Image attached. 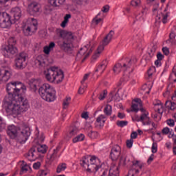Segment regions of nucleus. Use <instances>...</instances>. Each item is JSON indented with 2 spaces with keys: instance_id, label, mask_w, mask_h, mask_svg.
Here are the masks:
<instances>
[{
  "instance_id": "1",
  "label": "nucleus",
  "mask_w": 176,
  "mask_h": 176,
  "mask_svg": "<svg viewBox=\"0 0 176 176\" xmlns=\"http://www.w3.org/2000/svg\"><path fill=\"white\" fill-rule=\"evenodd\" d=\"M26 91L27 87L21 82H10L7 84L6 96L3 102L6 112L8 115H21L23 112H27L30 108L28 100L20 96V90Z\"/></svg>"
},
{
  "instance_id": "2",
  "label": "nucleus",
  "mask_w": 176,
  "mask_h": 176,
  "mask_svg": "<svg viewBox=\"0 0 176 176\" xmlns=\"http://www.w3.org/2000/svg\"><path fill=\"white\" fill-rule=\"evenodd\" d=\"M19 133H21V144H25L27 140H28L30 135H31L30 127L24 124H21L19 126H16L14 125L8 126L7 134L10 137V138H16V137L19 135Z\"/></svg>"
},
{
  "instance_id": "3",
  "label": "nucleus",
  "mask_w": 176,
  "mask_h": 176,
  "mask_svg": "<svg viewBox=\"0 0 176 176\" xmlns=\"http://www.w3.org/2000/svg\"><path fill=\"white\" fill-rule=\"evenodd\" d=\"M57 34L59 38H61V39L58 41L59 47H60L62 50H64V52H71L72 47H74L73 43L75 39L72 32L58 30Z\"/></svg>"
},
{
  "instance_id": "4",
  "label": "nucleus",
  "mask_w": 176,
  "mask_h": 176,
  "mask_svg": "<svg viewBox=\"0 0 176 176\" xmlns=\"http://www.w3.org/2000/svg\"><path fill=\"white\" fill-rule=\"evenodd\" d=\"M80 164L87 173H97L101 168V161L96 156L83 157Z\"/></svg>"
},
{
  "instance_id": "5",
  "label": "nucleus",
  "mask_w": 176,
  "mask_h": 176,
  "mask_svg": "<svg viewBox=\"0 0 176 176\" xmlns=\"http://www.w3.org/2000/svg\"><path fill=\"white\" fill-rule=\"evenodd\" d=\"M45 79L50 83H61L64 80V72L56 67H51L44 72Z\"/></svg>"
},
{
  "instance_id": "6",
  "label": "nucleus",
  "mask_w": 176,
  "mask_h": 176,
  "mask_svg": "<svg viewBox=\"0 0 176 176\" xmlns=\"http://www.w3.org/2000/svg\"><path fill=\"white\" fill-rule=\"evenodd\" d=\"M38 94L47 102H53L56 100V89L47 83L42 85L38 89Z\"/></svg>"
},
{
  "instance_id": "7",
  "label": "nucleus",
  "mask_w": 176,
  "mask_h": 176,
  "mask_svg": "<svg viewBox=\"0 0 176 176\" xmlns=\"http://www.w3.org/2000/svg\"><path fill=\"white\" fill-rule=\"evenodd\" d=\"M38 30V21L34 18L29 19L28 23L23 28V32L25 36H32Z\"/></svg>"
},
{
  "instance_id": "8",
  "label": "nucleus",
  "mask_w": 176,
  "mask_h": 176,
  "mask_svg": "<svg viewBox=\"0 0 176 176\" xmlns=\"http://www.w3.org/2000/svg\"><path fill=\"white\" fill-rule=\"evenodd\" d=\"M2 51L6 54V57H10L17 53V47H16V40L13 37H10L8 43L2 46Z\"/></svg>"
},
{
  "instance_id": "9",
  "label": "nucleus",
  "mask_w": 176,
  "mask_h": 176,
  "mask_svg": "<svg viewBox=\"0 0 176 176\" xmlns=\"http://www.w3.org/2000/svg\"><path fill=\"white\" fill-rule=\"evenodd\" d=\"M131 64H133V61L131 60V59L126 58L125 60H124V63L122 64H116L113 67L114 74H116V75H118V74H120L122 71L126 72L127 69H130V67H131Z\"/></svg>"
},
{
  "instance_id": "10",
  "label": "nucleus",
  "mask_w": 176,
  "mask_h": 176,
  "mask_svg": "<svg viewBox=\"0 0 176 176\" xmlns=\"http://www.w3.org/2000/svg\"><path fill=\"white\" fill-rule=\"evenodd\" d=\"M13 72L10 67H3L0 69V83H6L12 78Z\"/></svg>"
},
{
  "instance_id": "11",
  "label": "nucleus",
  "mask_w": 176,
  "mask_h": 176,
  "mask_svg": "<svg viewBox=\"0 0 176 176\" xmlns=\"http://www.w3.org/2000/svg\"><path fill=\"white\" fill-rule=\"evenodd\" d=\"M27 58V54L24 52L20 53L15 59V67L17 69H23L25 68L27 63L25 60Z\"/></svg>"
},
{
  "instance_id": "12",
  "label": "nucleus",
  "mask_w": 176,
  "mask_h": 176,
  "mask_svg": "<svg viewBox=\"0 0 176 176\" xmlns=\"http://www.w3.org/2000/svg\"><path fill=\"white\" fill-rule=\"evenodd\" d=\"M10 15L6 12H3L2 16L0 18V28H9L12 25V20Z\"/></svg>"
},
{
  "instance_id": "13",
  "label": "nucleus",
  "mask_w": 176,
  "mask_h": 176,
  "mask_svg": "<svg viewBox=\"0 0 176 176\" xmlns=\"http://www.w3.org/2000/svg\"><path fill=\"white\" fill-rule=\"evenodd\" d=\"M132 112H145V109L142 107V101L140 98H136L133 101L132 103Z\"/></svg>"
},
{
  "instance_id": "14",
  "label": "nucleus",
  "mask_w": 176,
  "mask_h": 176,
  "mask_svg": "<svg viewBox=\"0 0 176 176\" xmlns=\"http://www.w3.org/2000/svg\"><path fill=\"white\" fill-rule=\"evenodd\" d=\"M121 148L119 145L114 146L110 153V157L112 160H118L120 156Z\"/></svg>"
},
{
  "instance_id": "15",
  "label": "nucleus",
  "mask_w": 176,
  "mask_h": 176,
  "mask_svg": "<svg viewBox=\"0 0 176 176\" xmlns=\"http://www.w3.org/2000/svg\"><path fill=\"white\" fill-rule=\"evenodd\" d=\"M169 16L168 12L165 14L160 13L156 16L155 21H157L158 23H163V24H167V23H168Z\"/></svg>"
},
{
  "instance_id": "16",
  "label": "nucleus",
  "mask_w": 176,
  "mask_h": 176,
  "mask_svg": "<svg viewBox=\"0 0 176 176\" xmlns=\"http://www.w3.org/2000/svg\"><path fill=\"white\" fill-rule=\"evenodd\" d=\"M140 116V120L143 126H149L151 124V118H149V113L148 111H144Z\"/></svg>"
},
{
  "instance_id": "17",
  "label": "nucleus",
  "mask_w": 176,
  "mask_h": 176,
  "mask_svg": "<svg viewBox=\"0 0 176 176\" xmlns=\"http://www.w3.org/2000/svg\"><path fill=\"white\" fill-rule=\"evenodd\" d=\"M89 76H90L89 74H85L82 80H81V86L80 87V89H78L79 94H83L85 91H86V89H87V85L85 84V82L89 79Z\"/></svg>"
},
{
  "instance_id": "18",
  "label": "nucleus",
  "mask_w": 176,
  "mask_h": 176,
  "mask_svg": "<svg viewBox=\"0 0 176 176\" xmlns=\"http://www.w3.org/2000/svg\"><path fill=\"white\" fill-rule=\"evenodd\" d=\"M28 10L32 16L39 12V5L36 2H32L28 5Z\"/></svg>"
},
{
  "instance_id": "19",
  "label": "nucleus",
  "mask_w": 176,
  "mask_h": 176,
  "mask_svg": "<svg viewBox=\"0 0 176 176\" xmlns=\"http://www.w3.org/2000/svg\"><path fill=\"white\" fill-rule=\"evenodd\" d=\"M114 35L115 32H113V30H111L109 33L104 37L100 46H103L104 47V46H107V45H109V42L112 41V38Z\"/></svg>"
},
{
  "instance_id": "20",
  "label": "nucleus",
  "mask_w": 176,
  "mask_h": 176,
  "mask_svg": "<svg viewBox=\"0 0 176 176\" xmlns=\"http://www.w3.org/2000/svg\"><path fill=\"white\" fill-rule=\"evenodd\" d=\"M86 129H88L87 135H88V137H89V138H91L92 140L98 138V132L94 131L92 130L93 127L91 126V125H90V124L87 125Z\"/></svg>"
},
{
  "instance_id": "21",
  "label": "nucleus",
  "mask_w": 176,
  "mask_h": 176,
  "mask_svg": "<svg viewBox=\"0 0 176 176\" xmlns=\"http://www.w3.org/2000/svg\"><path fill=\"white\" fill-rule=\"evenodd\" d=\"M11 13L14 19V20H20L21 17V9L19 7H15L11 10Z\"/></svg>"
},
{
  "instance_id": "22",
  "label": "nucleus",
  "mask_w": 176,
  "mask_h": 176,
  "mask_svg": "<svg viewBox=\"0 0 176 176\" xmlns=\"http://www.w3.org/2000/svg\"><path fill=\"white\" fill-rule=\"evenodd\" d=\"M36 149L35 147H32V148L30 149L28 153V159L30 160V162H34L35 159H36Z\"/></svg>"
},
{
  "instance_id": "23",
  "label": "nucleus",
  "mask_w": 176,
  "mask_h": 176,
  "mask_svg": "<svg viewBox=\"0 0 176 176\" xmlns=\"http://www.w3.org/2000/svg\"><path fill=\"white\" fill-rule=\"evenodd\" d=\"M39 86H41V80H32L30 82V87L32 91H36Z\"/></svg>"
},
{
  "instance_id": "24",
  "label": "nucleus",
  "mask_w": 176,
  "mask_h": 176,
  "mask_svg": "<svg viewBox=\"0 0 176 176\" xmlns=\"http://www.w3.org/2000/svg\"><path fill=\"white\" fill-rule=\"evenodd\" d=\"M154 104V109L155 112L160 113V115H163V104L160 100H157Z\"/></svg>"
},
{
  "instance_id": "25",
  "label": "nucleus",
  "mask_w": 176,
  "mask_h": 176,
  "mask_svg": "<svg viewBox=\"0 0 176 176\" xmlns=\"http://www.w3.org/2000/svg\"><path fill=\"white\" fill-rule=\"evenodd\" d=\"M109 176H119V166L112 165L109 170Z\"/></svg>"
},
{
  "instance_id": "26",
  "label": "nucleus",
  "mask_w": 176,
  "mask_h": 176,
  "mask_svg": "<svg viewBox=\"0 0 176 176\" xmlns=\"http://www.w3.org/2000/svg\"><path fill=\"white\" fill-rule=\"evenodd\" d=\"M102 52H104V46L99 45L96 52L92 56L91 62L94 63V61H96V60H97V58H98V57H100V56L101 53H102Z\"/></svg>"
},
{
  "instance_id": "27",
  "label": "nucleus",
  "mask_w": 176,
  "mask_h": 176,
  "mask_svg": "<svg viewBox=\"0 0 176 176\" xmlns=\"http://www.w3.org/2000/svg\"><path fill=\"white\" fill-rule=\"evenodd\" d=\"M146 10H142L141 12H138L135 14V20L144 23L145 20V15L146 14Z\"/></svg>"
},
{
  "instance_id": "28",
  "label": "nucleus",
  "mask_w": 176,
  "mask_h": 176,
  "mask_svg": "<svg viewBox=\"0 0 176 176\" xmlns=\"http://www.w3.org/2000/svg\"><path fill=\"white\" fill-rule=\"evenodd\" d=\"M165 106L168 111H175L176 109V102H173V100H166Z\"/></svg>"
},
{
  "instance_id": "29",
  "label": "nucleus",
  "mask_w": 176,
  "mask_h": 176,
  "mask_svg": "<svg viewBox=\"0 0 176 176\" xmlns=\"http://www.w3.org/2000/svg\"><path fill=\"white\" fill-rule=\"evenodd\" d=\"M65 0H48V3L54 8H57L60 5H63Z\"/></svg>"
},
{
  "instance_id": "30",
  "label": "nucleus",
  "mask_w": 176,
  "mask_h": 176,
  "mask_svg": "<svg viewBox=\"0 0 176 176\" xmlns=\"http://www.w3.org/2000/svg\"><path fill=\"white\" fill-rule=\"evenodd\" d=\"M55 47L56 43H54V42H51L50 43L49 45L44 47L43 52L45 54H50V52H52Z\"/></svg>"
},
{
  "instance_id": "31",
  "label": "nucleus",
  "mask_w": 176,
  "mask_h": 176,
  "mask_svg": "<svg viewBox=\"0 0 176 176\" xmlns=\"http://www.w3.org/2000/svg\"><path fill=\"white\" fill-rule=\"evenodd\" d=\"M107 65H108V62L107 60H103L102 63L98 67L96 72H100V74H102L104 71H105V68H107Z\"/></svg>"
},
{
  "instance_id": "32",
  "label": "nucleus",
  "mask_w": 176,
  "mask_h": 176,
  "mask_svg": "<svg viewBox=\"0 0 176 176\" xmlns=\"http://www.w3.org/2000/svg\"><path fill=\"white\" fill-rule=\"evenodd\" d=\"M29 170H30V166H28L27 163L23 161L21 165V171H20L21 175H23V174H25V173H27V171H28Z\"/></svg>"
},
{
  "instance_id": "33",
  "label": "nucleus",
  "mask_w": 176,
  "mask_h": 176,
  "mask_svg": "<svg viewBox=\"0 0 176 176\" xmlns=\"http://www.w3.org/2000/svg\"><path fill=\"white\" fill-rule=\"evenodd\" d=\"M58 151H60V146L56 147V149H54L52 154L47 155V157L50 162H53V160L57 157V153H58Z\"/></svg>"
},
{
  "instance_id": "34",
  "label": "nucleus",
  "mask_w": 176,
  "mask_h": 176,
  "mask_svg": "<svg viewBox=\"0 0 176 176\" xmlns=\"http://www.w3.org/2000/svg\"><path fill=\"white\" fill-rule=\"evenodd\" d=\"M36 67H43L45 65V61L42 58V56H38L37 58L34 61Z\"/></svg>"
},
{
  "instance_id": "35",
  "label": "nucleus",
  "mask_w": 176,
  "mask_h": 176,
  "mask_svg": "<svg viewBox=\"0 0 176 176\" xmlns=\"http://www.w3.org/2000/svg\"><path fill=\"white\" fill-rule=\"evenodd\" d=\"M104 113L107 115V116H111L112 115V106L110 104H107L103 110Z\"/></svg>"
},
{
  "instance_id": "36",
  "label": "nucleus",
  "mask_w": 176,
  "mask_h": 176,
  "mask_svg": "<svg viewBox=\"0 0 176 176\" xmlns=\"http://www.w3.org/2000/svg\"><path fill=\"white\" fill-rule=\"evenodd\" d=\"M66 168H67V164L65 163L59 164L56 168L57 174H60L61 171H65Z\"/></svg>"
},
{
  "instance_id": "37",
  "label": "nucleus",
  "mask_w": 176,
  "mask_h": 176,
  "mask_svg": "<svg viewBox=\"0 0 176 176\" xmlns=\"http://www.w3.org/2000/svg\"><path fill=\"white\" fill-rule=\"evenodd\" d=\"M90 45H87L83 48H80V51L77 54V57H80V56H85L86 54V52H87V49H89Z\"/></svg>"
},
{
  "instance_id": "38",
  "label": "nucleus",
  "mask_w": 176,
  "mask_h": 176,
  "mask_svg": "<svg viewBox=\"0 0 176 176\" xmlns=\"http://www.w3.org/2000/svg\"><path fill=\"white\" fill-rule=\"evenodd\" d=\"M37 151L39 153H46V152H47V146L45 144L38 146Z\"/></svg>"
},
{
  "instance_id": "39",
  "label": "nucleus",
  "mask_w": 176,
  "mask_h": 176,
  "mask_svg": "<svg viewBox=\"0 0 176 176\" xmlns=\"http://www.w3.org/2000/svg\"><path fill=\"white\" fill-rule=\"evenodd\" d=\"M78 133H79V129H78V127L74 126L69 131V133L68 134V137H69V138H71L74 137V135H76V134Z\"/></svg>"
},
{
  "instance_id": "40",
  "label": "nucleus",
  "mask_w": 176,
  "mask_h": 176,
  "mask_svg": "<svg viewBox=\"0 0 176 176\" xmlns=\"http://www.w3.org/2000/svg\"><path fill=\"white\" fill-rule=\"evenodd\" d=\"M70 102H71V97L67 96V97L64 99L63 103L64 109H67V108H68V107H69Z\"/></svg>"
},
{
  "instance_id": "41",
  "label": "nucleus",
  "mask_w": 176,
  "mask_h": 176,
  "mask_svg": "<svg viewBox=\"0 0 176 176\" xmlns=\"http://www.w3.org/2000/svg\"><path fill=\"white\" fill-rule=\"evenodd\" d=\"M85 140V135L80 134L73 139L74 144L79 142V141H83Z\"/></svg>"
},
{
  "instance_id": "42",
  "label": "nucleus",
  "mask_w": 176,
  "mask_h": 176,
  "mask_svg": "<svg viewBox=\"0 0 176 176\" xmlns=\"http://www.w3.org/2000/svg\"><path fill=\"white\" fill-rule=\"evenodd\" d=\"M131 5L133 8H140V6H141V0H132Z\"/></svg>"
},
{
  "instance_id": "43",
  "label": "nucleus",
  "mask_w": 176,
  "mask_h": 176,
  "mask_svg": "<svg viewBox=\"0 0 176 176\" xmlns=\"http://www.w3.org/2000/svg\"><path fill=\"white\" fill-rule=\"evenodd\" d=\"M105 116L104 115H100V116H99L98 118H97V119H96V122H97V123H100V124H101V123L102 124H104V123H105Z\"/></svg>"
},
{
  "instance_id": "44",
  "label": "nucleus",
  "mask_w": 176,
  "mask_h": 176,
  "mask_svg": "<svg viewBox=\"0 0 176 176\" xmlns=\"http://www.w3.org/2000/svg\"><path fill=\"white\" fill-rule=\"evenodd\" d=\"M151 89H152V86L149 85L148 86V85H144L142 87V90H146V93L147 94H149V93H151Z\"/></svg>"
},
{
  "instance_id": "45",
  "label": "nucleus",
  "mask_w": 176,
  "mask_h": 176,
  "mask_svg": "<svg viewBox=\"0 0 176 176\" xmlns=\"http://www.w3.org/2000/svg\"><path fill=\"white\" fill-rule=\"evenodd\" d=\"M6 129V124L3 122V119L0 117V132L3 131Z\"/></svg>"
},
{
  "instance_id": "46",
  "label": "nucleus",
  "mask_w": 176,
  "mask_h": 176,
  "mask_svg": "<svg viewBox=\"0 0 176 176\" xmlns=\"http://www.w3.org/2000/svg\"><path fill=\"white\" fill-rule=\"evenodd\" d=\"M169 80L171 83L176 82V73L170 74V75L169 76Z\"/></svg>"
},
{
  "instance_id": "47",
  "label": "nucleus",
  "mask_w": 176,
  "mask_h": 176,
  "mask_svg": "<svg viewBox=\"0 0 176 176\" xmlns=\"http://www.w3.org/2000/svg\"><path fill=\"white\" fill-rule=\"evenodd\" d=\"M156 71V68L155 67H151L147 72L148 76L149 78L153 75V72Z\"/></svg>"
},
{
  "instance_id": "48",
  "label": "nucleus",
  "mask_w": 176,
  "mask_h": 176,
  "mask_svg": "<svg viewBox=\"0 0 176 176\" xmlns=\"http://www.w3.org/2000/svg\"><path fill=\"white\" fill-rule=\"evenodd\" d=\"M166 124L170 127H174L175 126V122L173 119H168L166 120Z\"/></svg>"
},
{
  "instance_id": "49",
  "label": "nucleus",
  "mask_w": 176,
  "mask_h": 176,
  "mask_svg": "<svg viewBox=\"0 0 176 176\" xmlns=\"http://www.w3.org/2000/svg\"><path fill=\"white\" fill-rule=\"evenodd\" d=\"M128 123L127 121H118L117 126H119V127H124V126H127Z\"/></svg>"
},
{
  "instance_id": "50",
  "label": "nucleus",
  "mask_w": 176,
  "mask_h": 176,
  "mask_svg": "<svg viewBox=\"0 0 176 176\" xmlns=\"http://www.w3.org/2000/svg\"><path fill=\"white\" fill-rule=\"evenodd\" d=\"M168 138H171L173 141L174 146H176V135L174 133H170L168 135Z\"/></svg>"
},
{
  "instance_id": "51",
  "label": "nucleus",
  "mask_w": 176,
  "mask_h": 176,
  "mask_svg": "<svg viewBox=\"0 0 176 176\" xmlns=\"http://www.w3.org/2000/svg\"><path fill=\"white\" fill-rule=\"evenodd\" d=\"M162 134L167 135V134H173L168 127H165L162 129Z\"/></svg>"
},
{
  "instance_id": "52",
  "label": "nucleus",
  "mask_w": 176,
  "mask_h": 176,
  "mask_svg": "<svg viewBox=\"0 0 176 176\" xmlns=\"http://www.w3.org/2000/svg\"><path fill=\"white\" fill-rule=\"evenodd\" d=\"M171 91H173V90L170 88H168L166 91L163 94L164 97L168 98V97H170V94H171Z\"/></svg>"
},
{
  "instance_id": "53",
  "label": "nucleus",
  "mask_w": 176,
  "mask_h": 176,
  "mask_svg": "<svg viewBox=\"0 0 176 176\" xmlns=\"http://www.w3.org/2000/svg\"><path fill=\"white\" fill-rule=\"evenodd\" d=\"M107 94L108 92L106 90L103 91V92L100 94L99 100H104L105 97H107Z\"/></svg>"
},
{
  "instance_id": "54",
  "label": "nucleus",
  "mask_w": 176,
  "mask_h": 176,
  "mask_svg": "<svg viewBox=\"0 0 176 176\" xmlns=\"http://www.w3.org/2000/svg\"><path fill=\"white\" fill-rule=\"evenodd\" d=\"M151 149L153 153H156V152H157V144L155 142L153 143Z\"/></svg>"
},
{
  "instance_id": "55",
  "label": "nucleus",
  "mask_w": 176,
  "mask_h": 176,
  "mask_svg": "<svg viewBox=\"0 0 176 176\" xmlns=\"http://www.w3.org/2000/svg\"><path fill=\"white\" fill-rule=\"evenodd\" d=\"M134 142V140L133 139H130L126 141V146L127 148H131L133 146V143Z\"/></svg>"
},
{
  "instance_id": "56",
  "label": "nucleus",
  "mask_w": 176,
  "mask_h": 176,
  "mask_svg": "<svg viewBox=\"0 0 176 176\" xmlns=\"http://www.w3.org/2000/svg\"><path fill=\"white\" fill-rule=\"evenodd\" d=\"M102 12L103 13H108V12H109V6L106 5L104 6H103V8L102 9Z\"/></svg>"
},
{
  "instance_id": "57",
  "label": "nucleus",
  "mask_w": 176,
  "mask_h": 176,
  "mask_svg": "<svg viewBox=\"0 0 176 176\" xmlns=\"http://www.w3.org/2000/svg\"><path fill=\"white\" fill-rule=\"evenodd\" d=\"M162 52L166 56H168V54H170V50L166 47L162 48Z\"/></svg>"
},
{
  "instance_id": "58",
  "label": "nucleus",
  "mask_w": 176,
  "mask_h": 176,
  "mask_svg": "<svg viewBox=\"0 0 176 176\" xmlns=\"http://www.w3.org/2000/svg\"><path fill=\"white\" fill-rule=\"evenodd\" d=\"M39 167H41V162H39L33 164V168H34V170H38Z\"/></svg>"
},
{
  "instance_id": "59",
  "label": "nucleus",
  "mask_w": 176,
  "mask_h": 176,
  "mask_svg": "<svg viewBox=\"0 0 176 176\" xmlns=\"http://www.w3.org/2000/svg\"><path fill=\"white\" fill-rule=\"evenodd\" d=\"M157 60H159L160 61H162L163 58H164V56L161 54V52H158L157 54Z\"/></svg>"
},
{
  "instance_id": "60",
  "label": "nucleus",
  "mask_w": 176,
  "mask_h": 176,
  "mask_svg": "<svg viewBox=\"0 0 176 176\" xmlns=\"http://www.w3.org/2000/svg\"><path fill=\"white\" fill-rule=\"evenodd\" d=\"M120 164L122 166H126L127 164V163H126V158L122 157L120 160Z\"/></svg>"
},
{
  "instance_id": "61",
  "label": "nucleus",
  "mask_w": 176,
  "mask_h": 176,
  "mask_svg": "<svg viewBox=\"0 0 176 176\" xmlns=\"http://www.w3.org/2000/svg\"><path fill=\"white\" fill-rule=\"evenodd\" d=\"M81 118H82V119H89V114L87 112H84L81 114Z\"/></svg>"
},
{
  "instance_id": "62",
  "label": "nucleus",
  "mask_w": 176,
  "mask_h": 176,
  "mask_svg": "<svg viewBox=\"0 0 176 176\" xmlns=\"http://www.w3.org/2000/svg\"><path fill=\"white\" fill-rule=\"evenodd\" d=\"M47 174H49V170H41L40 176H46Z\"/></svg>"
},
{
  "instance_id": "63",
  "label": "nucleus",
  "mask_w": 176,
  "mask_h": 176,
  "mask_svg": "<svg viewBox=\"0 0 176 176\" xmlns=\"http://www.w3.org/2000/svg\"><path fill=\"white\" fill-rule=\"evenodd\" d=\"M172 172L173 173V175H176V163L172 166Z\"/></svg>"
},
{
  "instance_id": "64",
  "label": "nucleus",
  "mask_w": 176,
  "mask_h": 176,
  "mask_svg": "<svg viewBox=\"0 0 176 176\" xmlns=\"http://www.w3.org/2000/svg\"><path fill=\"white\" fill-rule=\"evenodd\" d=\"M141 176H151V172L145 171L141 174Z\"/></svg>"
}]
</instances>
